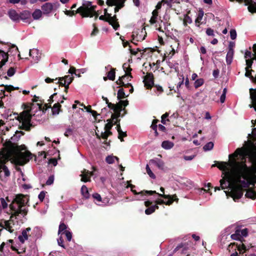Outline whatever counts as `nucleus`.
I'll return each instance as SVG.
<instances>
[{
  "mask_svg": "<svg viewBox=\"0 0 256 256\" xmlns=\"http://www.w3.org/2000/svg\"><path fill=\"white\" fill-rule=\"evenodd\" d=\"M28 201L29 200L26 196L23 194H16L9 206L10 210L12 211L10 219L13 218H17L20 214L22 215L24 218L25 217L28 212V208H26V206H29Z\"/></svg>",
  "mask_w": 256,
  "mask_h": 256,
  "instance_id": "1",
  "label": "nucleus"
},
{
  "mask_svg": "<svg viewBox=\"0 0 256 256\" xmlns=\"http://www.w3.org/2000/svg\"><path fill=\"white\" fill-rule=\"evenodd\" d=\"M232 163L234 166L236 176L238 182L241 184L240 187L248 188L251 182H250L251 175V168L248 167L245 162H236L234 160Z\"/></svg>",
  "mask_w": 256,
  "mask_h": 256,
  "instance_id": "2",
  "label": "nucleus"
},
{
  "mask_svg": "<svg viewBox=\"0 0 256 256\" xmlns=\"http://www.w3.org/2000/svg\"><path fill=\"white\" fill-rule=\"evenodd\" d=\"M230 236L232 240L240 241L242 244H238L236 242L230 243L228 248V250L229 252H230L231 250L234 247V250H236L237 249L240 254H243L248 250L249 248L242 243L243 241H244V240L242 237L241 236L240 229H237L235 233L232 234Z\"/></svg>",
  "mask_w": 256,
  "mask_h": 256,
  "instance_id": "3",
  "label": "nucleus"
},
{
  "mask_svg": "<svg viewBox=\"0 0 256 256\" xmlns=\"http://www.w3.org/2000/svg\"><path fill=\"white\" fill-rule=\"evenodd\" d=\"M26 147L24 145L20 146V150H16L17 154L14 157V161L16 164L18 166H24L32 158V154L28 150L22 152L21 150H25Z\"/></svg>",
  "mask_w": 256,
  "mask_h": 256,
  "instance_id": "4",
  "label": "nucleus"
},
{
  "mask_svg": "<svg viewBox=\"0 0 256 256\" xmlns=\"http://www.w3.org/2000/svg\"><path fill=\"white\" fill-rule=\"evenodd\" d=\"M30 110H24L20 115L18 116L16 120L22 123L19 128L26 131H30L32 125L30 123L32 116L30 114Z\"/></svg>",
  "mask_w": 256,
  "mask_h": 256,
  "instance_id": "5",
  "label": "nucleus"
},
{
  "mask_svg": "<svg viewBox=\"0 0 256 256\" xmlns=\"http://www.w3.org/2000/svg\"><path fill=\"white\" fill-rule=\"evenodd\" d=\"M146 36V32L144 28L142 29H138L132 32V40H131V42L134 44L137 45V44L134 42V40H136L137 42H141L144 40Z\"/></svg>",
  "mask_w": 256,
  "mask_h": 256,
  "instance_id": "6",
  "label": "nucleus"
},
{
  "mask_svg": "<svg viewBox=\"0 0 256 256\" xmlns=\"http://www.w3.org/2000/svg\"><path fill=\"white\" fill-rule=\"evenodd\" d=\"M144 86L147 89H151L154 86V74L150 73H148L144 77L143 80Z\"/></svg>",
  "mask_w": 256,
  "mask_h": 256,
  "instance_id": "7",
  "label": "nucleus"
},
{
  "mask_svg": "<svg viewBox=\"0 0 256 256\" xmlns=\"http://www.w3.org/2000/svg\"><path fill=\"white\" fill-rule=\"evenodd\" d=\"M74 76L68 75L62 77H58L56 78L55 80H58V81L56 82L59 86L70 85L74 80Z\"/></svg>",
  "mask_w": 256,
  "mask_h": 256,
  "instance_id": "8",
  "label": "nucleus"
},
{
  "mask_svg": "<svg viewBox=\"0 0 256 256\" xmlns=\"http://www.w3.org/2000/svg\"><path fill=\"white\" fill-rule=\"evenodd\" d=\"M92 5V2H91L86 1L81 6L77 9L76 12L80 14L82 17V15L86 14L88 10H89V8L91 7Z\"/></svg>",
  "mask_w": 256,
  "mask_h": 256,
  "instance_id": "9",
  "label": "nucleus"
},
{
  "mask_svg": "<svg viewBox=\"0 0 256 256\" xmlns=\"http://www.w3.org/2000/svg\"><path fill=\"white\" fill-rule=\"evenodd\" d=\"M94 172H90L88 170L84 169L82 171V174H80L81 177V181L86 182L90 181V177L93 176Z\"/></svg>",
  "mask_w": 256,
  "mask_h": 256,
  "instance_id": "10",
  "label": "nucleus"
},
{
  "mask_svg": "<svg viewBox=\"0 0 256 256\" xmlns=\"http://www.w3.org/2000/svg\"><path fill=\"white\" fill-rule=\"evenodd\" d=\"M243 196V190L240 187H236L232 190V197L234 201L240 199Z\"/></svg>",
  "mask_w": 256,
  "mask_h": 256,
  "instance_id": "11",
  "label": "nucleus"
},
{
  "mask_svg": "<svg viewBox=\"0 0 256 256\" xmlns=\"http://www.w3.org/2000/svg\"><path fill=\"white\" fill-rule=\"evenodd\" d=\"M99 19L108 22V24H110L115 30H117L120 27L118 22H115L109 18L106 17L105 16H100L99 17Z\"/></svg>",
  "mask_w": 256,
  "mask_h": 256,
  "instance_id": "12",
  "label": "nucleus"
},
{
  "mask_svg": "<svg viewBox=\"0 0 256 256\" xmlns=\"http://www.w3.org/2000/svg\"><path fill=\"white\" fill-rule=\"evenodd\" d=\"M8 54L4 52V50H0V69L6 64L8 61Z\"/></svg>",
  "mask_w": 256,
  "mask_h": 256,
  "instance_id": "13",
  "label": "nucleus"
},
{
  "mask_svg": "<svg viewBox=\"0 0 256 256\" xmlns=\"http://www.w3.org/2000/svg\"><path fill=\"white\" fill-rule=\"evenodd\" d=\"M20 19L22 20L24 22H30V16L31 14L30 11L25 10L21 12L19 14Z\"/></svg>",
  "mask_w": 256,
  "mask_h": 256,
  "instance_id": "14",
  "label": "nucleus"
},
{
  "mask_svg": "<svg viewBox=\"0 0 256 256\" xmlns=\"http://www.w3.org/2000/svg\"><path fill=\"white\" fill-rule=\"evenodd\" d=\"M4 146L10 150H20V146L10 140L6 141Z\"/></svg>",
  "mask_w": 256,
  "mask_h": 256,
  "instance_id": "15",
  "label": "nucleus"
},
{
  "mask_svg": "<svg viewBox=\"0 0 256 256\" xmlns=\"http://www.w3.org/2000/svg\"><path fill=\"white\" fill-rule=\"evenodd\" d=\"M242 152H243V148H238L236 150V151L233 154L229 155L230 158H234V160H232L231 162H228L230 163V164L233 167L234 170V166L232 163V162L234 160H235L234 158L236 157H237L238 154L242 155Z\"/></svg>",
  "mask_w": 256,
  "mask_h": 256,
  "instance_id": "16",
  "label": "nucleus"
},
{
  "mask_svg": "<svg viewBox=\"0 0 256 256\" xmlns=\"http://www.w3.org/2000/svg\"><path fill=\"white\" fill-rule=\"evenodd\" d=\"M41 8L44 14H48L52 11V3L46 2L42 6Z\"/></svg>",
  "mask_w": 256,
  "mask_h": 256,
  "instance_id": "17",
  "label": "nucleus"
},
{
  "mask_svg": "<svg viewBox=\"0 0 256 256\" xmlns=\"http://www.w3.org/2000/svg\"><path fill=\"white\" fill-rule=\"evenodd\" d=\"M250 98L252 102V104L250 105V107H253L256 111V88H250Z\"/></svg>",
  "mask_w": 256,
  "mask_h": 256,
  "instance_id": "18",
  "label": "nucleus"
},
{
  "mask_svg": "<svg viewBox=\"0 0 256 256\" xmlns=\"http://www.w3.org/2000/svg\"><path fill=\"white\" fill-rule=\"evenodd\" d=\"M30 228L28 227L22 231V235H20L18 236V238L21 243L24 244L26 240H28V235L27 233L30 232Z\"/></svg>",
  "mask_w": 256,
  "mask_h": 256,
  "instance_id": "19",
  "label": "nucleus"
},
{
  "mask_svg": "<svg viewBox=\"0 0 256 256\" xmlns=\"http://www.w3.org/2000/svg\"><path fill=\"white\" fill-rule=\"evenodd\" d=\"M153 202L150 200H146L144 202V205L148 208L145 210V214L147 215H150L154 212V209L152 206Z\"/></svg>",
  "mask_w": 256,
  "mask_h": 256,
  "instance_id": "20",
  "label": "nucleus"
},
{
  "mask_svg": "<svg viewBox=\"0 0 256 256\" xmlns=\"http://www.w3.org/2000/svg\"><path fill=\"white\" fill-rule=\"evenodd\" d=\"M230 163L228 162H218L217 164H214L212 165V167L216 166L219 170L225 171L228 170V166H230Z\"/></svg>",
  "mask_w": 256,
  "mask_h": 256,
  "instance_id": "21",
  "label": "nucleus"
},
{
  "mask_svg": "<svg viewBox=\"0 0 256 256\" xmlns=\"http://www.w3.org/2000/svg\"><path fill=\"white\" fill-rule=\"evenodd\" d=\"M122 68L126 73L124 76H126V77L128 76V78H130V80L131 78H132L131 74L132 68H130V65L126 63L123 64Z\"/></svg>",
  "mask_w": 256,
  "mask_h": 256,
  "instance_id": "22",
  "label": "nucleus"
},
{
  "mask_svg": "<svg viewBox=\"0 0 256 256\" xmlns=\"http://www.w3.org/2000/svg\"><path fill=\"white\" fill-rule=\"evenodd\" d=\"M132 192L134 195L140 194L142 196H146V194L153 195L154 194H157V192L155 190H144L138 192L136 190H132Z\"/></svg>",
  "mask_w": 256,
  "mask_h": 256,
  "instance_id": "23",
  "label": "nucleus"
},
{
  "mask_svg": "<svg viewBox=\"0 0 256 256\" xmlns=\"http://www.w3.org/2000/svg\"><path fill=\"white\" fill-rule=\"evenodd\" d=\"M8 14L10 18L14 21H18L20 20L19 14L14 10H10Z\"/></svg>",
  "mask_w": 256,
  "mask_h": 256,
  "instance_id": "24",
  "label": "nucleus"
},
{
  "mask_svg": "<svg viewBox=\"0 0 256 256\" xmlns=\"http://www.w3.org/2000/svg\"><path fill=\"white\" fill-rule=\"evenodd\" d=\"M7 44L10 46L8 52H7L9 55H16L17 52H19L18 48L14 44L7 43Z\"/></svg>",
  "mask_w": 256,
  "mask_h": 256,
  "instance_id": "25",
  "label": "nucleus"
},
{
  "mask_svg": "<svg viewBox=\"0 0 256 256\" xmlns=\"http://www.w3.org/2000/svg\"><path fill=\"white\" fill-rule=\"evenodd\" d=\"M248 10L252 14L256 13V2L253 0H249Z\"/></svg>",
  "mask_w": 256,
  "mask_h": 256,
  "instance_id": "26",
  "label": "nucleus"
},
{
  "mask_svg": "<svg viewBox=\"0 0 256 256\" xmlns=\"http://www.w3.org/2000/svg\"><path fill=\"white\" fill-rule=\"evenodd\" d=\"M245 196L252 200L256 199V192L252 188H248L246 192Z\"/></svg>",
  "mask_w": 256,
  "mask_h": 256,
  "instance_id": "27",
  "label": "nucleus"
},
{
  "mask_svg": "<svg viewBox=\"0 0 256 256\" xmlns=\"http://www.w3.org/2000/svg\"><path fill=\"white\" fill-rule=\"evenodd\" d=\"M150 162L153 164H154L156 165L158 168L160 170H164V162L160 160H150Z\"/></svg>",
  "mask_w": 256,
  "mask_h": 256,
  "instance_id": "28",
  "label": "nucleus"
},
{
  "mask_svg": "<svg viewBox=\"0 0 256 256\" xmlns=\"http://www.w3.org/2000/svg\"><path fill=\"white\" fill-rule=\"evenodd\" d=\"M62 106L59 102L56 103L52 108V111L53 114H58L61 110Z\"/></svg>",
  "mask_w": 256,
  "mask_h": 256,
  "instance_id": "29",
  "label": "nucleus"
},
{
  "mask_svg": "<svg viewBox=\"0 0 256 256\" xmlns=\"http://www.w3.org/2000/svg\"><path fill=\"white\" fill-rule=\"evenodd\" d=\"M96 6H92L90 8L89 10L87 12L86 14L82 15V18L90 17L92 18L94 16L93 12H96Z\"/></svg>",
  "mask_w": 256,
  "mask_h": 256,
  "instance_id": "30",
  "label": "nucleus"
},
{
  "mask_svg": "<svg viewBox=\"0 0 256 256\" xmlns=\"http://www.w3.org/2000/svg\"><path fill=\"white\" fill-rule=\"evenodd\" d=\"M245 70H246L245 76L246 77L249 78L253 82L256 83V75L254 76H252V72H254V70H252V69H250V70L245 69Z\"/></svg>",
  "mask_w": 256,
  "mask_h": 256,
  "instance_id": "31",
  "label": "nucleus"
},
{
  "mask_svg": "<svg viewBox=\"0 0 256 256\" xmlns=\"http://www.w3.org/2000/svg\"><path fill=\"white\" fill-rule=\"evenodd\" d=\"M158 15V12L157 11V10H154L152 12V16L150 20V24H153L156 22Z\"/></svg>",
  "mask_w": 256,
  "mask_h": 256,
  "instance_id": "32",
  "label": "nucleus"
},
{
  "mask_svg": "<svg viewBox=\"0 0 256 256\" xmlns=\"http://www.w3.org/2000/svg\"><path fill=\"white\" fill-rule=\"evenodd\" d=\"M174 146V144L168 140H164L162 144V148L166 150H169L172 148Z\"/></svg>",
  "mask_w": 256,
  "mask_h": 256,
  "instance_id": "33",
  "label": "nucleus"
},
{
  "mask_svg": "<svg viewBox=\"0 0 256 256\" xmlns=\"http://www.w3.org/2000/svg\"><path fill=\"white\" fill-rule=\"evenodd\" d=\"M234 52L228 51L226 56V62L228 65H230L232 61Z\"/></svg>",
  "mask_w": 256,
  "mask_h": 256,
  "instance_id": "34",
  "label": "nucleus"
},
{
  "mask_svg": "<svg viewBox=\"0 0 256 256\" xmlns=\"http://www.w3.org/2000/svg\"><path fill=\"white\" fill-rule=\"evenodd\" d=\"M158 194L160 197H162L163 198H172V200H174V202H178V198L176 194L174 195H170V194H161L158 193L156 194Z\"/></svg>",
  "mask_w": 256,
  "mask_h": 256,
  "instance_id": "35",
  "label": "nucleus"
},
{
  "mask_svg": "<svg viewBox=\"0 0 256 256\" xmlns=\"http://www.w3.org/2000/svg\"><path fill=\"white\" fill-rule=\"evenodd\" d=\"M182 248V253L186 254L187 253L188 248L186 246L185 244H178L174 250V252H176L179 250L180 248Z\"/></svg>",
  "mask_w": 256,
  "mask_h": 256,
  "instance_id": "36",
  "label": "nucleus"
},
{
  "mask_svg": "<svg viewBox=\"0 0 256 256\" xmlns=\"http://www.w3.org/2000/svg\"><path fill=\"white\" fill-rule=\"evenodd\" d=\"M126 0H120L117 2V4L115 5L116 7L114 8L115 13L118 12L120 9L124 7Z\"/></svg>",
  "mask_w": 256,
  "mask_h": 256,
  "instance_id": "37",
  "label": "nucleus"
},
{
  "mask_svg": "<svg viewBox=\"0 0 256 256\" xmlns=\"http://www.w3.org/2000/svg\"><path fill=\"white\" fill-rule=\"evenodd\" d=\"M116 69L110 68V70L107 73L108 78L110 80H114L116 76Z\"/></svg>",
  "mask_w": 256,
  "mask_h": 256,
  "instance_id": "38",
  "label": "nucleus"
},
{
  "mask_svg": "<svg viewBox=\"0 0 256 256\" xmlns=\"http://www.w3.org/2000/svg\"><path fill=\"white\" fill-rule=\"evenodd\" d=\"M42 16V12L39 9H36L32 14L34 20H38Z\"/></svg>",
  "mask_w": 256,
  "mask_h": 256,
  "instance_id": "39",
  "label": "nucleus"
},
{
  "mask_svg": "<svg viewBox=\"0 0 256 256\" xmlns=\"http://www.w3.org/2000/svg\"><path fill=\"white\" fill-rule=\"evenodd\" d=\"M24 134V132L22 131H16V134H14V136H12L11 138V139L13 141H18V140L20 138L21 135Z\"/></svg>",
  "mask_w": 256,
  "mask_h": 256,
  "instance_id": "40",
  "label": "nucleus"
},
{
  "mask_svg": "<svg viewBox=\"0 0 256 256\" xmlns=\"http://www.w3.org/2000/svg\"><path fill=\"white\" fill-rule=\"evenodd\" d=\"M254 60V58L253 57L252 58H249L246 60V66L245 69L250 70L252 68V65Z\"/></svg>",
  "mask_w": 256,
  "mask_h": 256,
  "instance_id": "41",
  "label": "nucleus"
},
{
  "mask_svg": "<svg viewBox=\"0 0 256 256\" xmlns=\"http://www.w3.org/2000/svg\"><path fill=\"white\" fill-rule=\"evenodd\" d=\"M81 192L84 197L88 198H89L88 189L85 185H83L81 188Z\"/></svg>",
  "mask_w": 256,
  "mask_h": 256,
  "instance_id": "42",
  "label": "nucleus"
},
{
  "mask_svg": "<svg viewBox=\"0 0 256 256\" xmlns=\"http://www.w3.org/2000/svg\"><path fill=\"white\" fill-rule=\"evenodd\" d=\"M128 96H126V94L124 92V90L122 88H120L118 92V99L121 100L123 98H124Z\"/></svg>",
  "mask_w": 256,
  "mask_h": 256,
  "instance_id": "43",
  "label": "nucleus"
},
{
  "mask_svg": "<svg viewBox=\"0 0 256 256\" xmlns=\"http://www.w3.org/2000/svg\"><path fill=\"white\" fill-rule=\"evenodd\" d=\"M104 14L106 17H108L115 22H118V19L117 18L116 16L114 14V16H112L111 14H108V10L106 8H105L104 10Z\"/></svg>",
  "mask_w": 256,
  "mask_h": 256,
  "instance_id": "44",
  "label": "nucleus"
},
{
  "mask_svg": "<svg viewBox=\"0 0 256 256\" xmlns=\"http://www.w3.org/2000/svg\"><path fill=\"white\" fill-rule=\"evenodd\" d=\"M192 22V19L187 14L184 15V26H186L188 24H191Z\"/></svg>",
  "mask_w": 256,
  "mask_h": 256,
  "instance_id": "45",
  "label": "nucleus"
},
{
  "mask_svg": "<svg viewBox=\"0 0 256 256\" xmlns=\"http://www.w3.org/2000/svg\"><path fill=\"white\" fill-rule=\"evenodd\" d=\"M214 147V143L212 142H208L203 147V149L204 151L210 150L212 149Z\"/></svg>",
  "mask_w": 256,
  "mask_h": 256,
  "instance_id": "46",
  "label": "nucleus"
},
{
  "mask_svg": "<svg viewBox=\"0 0 256 256\" xmlns=\"http://www.w3.org/2000/svg\"><path fill=\"white\" fill-rule=\"evenodd\" d=\"M204 80L202 78L198 79L195 81L194 86L195 88H197L202 86L204 84Z\"/></svg>",
  "mask_w": 256,
  "mask_h": 256,
  "instance_id": "47",
  "label": "nucleus"
},
{
  "mask_svg": "<svg viewBox=\"0 0 256 256\" xmlns=\"http://www.w3.org/2000/svg\"><path fill=\"white\" fill-rule=\"evenodd\" d=\"M112 120H108V123L105 124L104 130H110L114 125V122H112Z\"/></svg>",
  "mask_w": 256,
  "mask_h": 256,
  "instance_id": "48",
  "label": "nucleus"
},
{
  "mask_svg": "<svg viewBox=\"0 0 256 256\" xmlns=\"http://www.w3.org/2000/svg\"><path fill=\"white\" fill-rule=\"evenodd\" d=\"M146 172L147 174H148V176L152 178H153V179H155L156 178V176L154 175V174L152 172V171L151 170L150 168L149 167L148 165L147 164L146 166Z\"/></svg>",
  "mask_w": 256,
  "mask_h": 256,
  "instance_id": "49",
  "label": "nucleus"
},
{
  "mask_svg": "<svg viewBox=\"0 0 256 256\" xmlns=\"http://www.w3.org/2000/svg\"><path fill=\"white\" fill-rule=\"evenodd\" d=\"M118 138L121 142H124V138L127 136L126 132H124L122 130H119L118 132Z\"/></svg>",
  "mask_w": 256,
  "mask_h": 256,
  "instance_id": "50",
  "label": "nucleus"
},
{
  "mask_svg": "<svg viewBox=\"0 0 256 256\" xmlns=\"http://www.w3.org/2000/svg\"><path fill=\"white\" fill-rule=\"evenodd\" d=\"M169 114L168 112H166L164 114H162V120L161 122L164 124H166V122H169L170 120L167 118Z\"/></svg>",
  "mask_w": 256,
  "mask_h": 256,
  "instance_id": "51",
  "label": "nucleus"
},
{
  "mask_svg": "<svg viewBox=\"0 0 256 256\" xmlns=\"http://www.w3.org/2000/svg\"><path fill=\"white\" fill-rule=\"evenodd\" d=\"M67 228V226L64 222H61L58 228V234L62 232H64L66 230V229Z\"/></svg>",
  "mask_w": 256,
  "mask_h": 256,
  "instance_id": "52",
  "label": "nucleus"
},
{
  "mask_svg": "<svg viewBox=\"0 0 256 256\" xmlns=\"http://www.w3.org/2000/svg\"><path fill=\"white\" fill-rule=\"evenodd\" d=\"M116 156H108L106 158V161L109 164H113L114 162Z\"/></svg>",
  "mask_w": 256,
  "mask_h": 256,
  "instance_id": "53",
  "label": "nucleus"
},
{
  "mask_svg": "<svg viewBox=\"0 0 256 256\" xmlns=\"http://www.w3.org/2000/svg\"><path fill=\"white\" fill-rule=\"evenodd\" d=\"M256 56L255 54H253L251 52L246 50L245 52L244 58L246 59L252 58Z\"/></svg>",
  "mask_w": 256,
  "mask_h": 256,
  "instance_id": "54",
  "label": "nucleus"
},
{
  "mask_svg": "<svg viewBox=\"0 0 256 256\" xmlns=\"http://www.w3.org/2000/svg\"><path fill=\"white\" fill-rule=\"evenodd\" d=\"M92 26L94 27V29H93V30L91 34H90L91 36H96L98 34V31H99L98 28L96 26V24H92Z\"/></svg>",
  "mask_w": 256,
  "mask_h": 256,
  "instance_id": "55",
  "label": "nucleus"
},
{
  "mask_svg": "<svg viewBox=\"0 0 256 256\" xmlns=\"http://www.w3.org/2000/svg\"><path fill=\"white\" fill-rule=\"evenodd\" d=\"M120 0H107L106 2V4L108 6H113L117 4V2H118Z\"/></svg>",
  "mask_w": 256,
  "mask_h": 256,
  "instance_id": "56",
  "label": "nucleus"
},
{
  "mask_svg": "<svg viewBox=\"0 0 256 256\" xmlns=\"http://www.w3.org/2000/svg\"><path fill=\"white\" fill-rule=\"evenodd\" d=\"M16 73V69L13 67H10L7 72V74L9 76H12Z\"/></svg>",
  "mask_w": 256,
  "mask_h": 256,
  "instance_id": "57",
  "label": "nucleus"
},
{
  "mask_svg": "<svg viewBox=\"0 0 256 256\" xmlns=\"http://www.w3.org/2000/svg\"><path fill=\"white\" fill-rule=\"evenodd\" d=\"M82 70H76V68L74 66H70V69L68 70V72L69 74H76V72H78Z\"/></svg>",
  "mask_w": 256,
  "mask_h": 256,
  "instance_id": "58",
  "label": "nucleus"
},
{
  "mask_svg": "<svg viewBox=\"0 0 256 256\" xmlns=\"http://www.w3.org/2000/svg\"><path fill=\"white\" fill-rule=\"evenodd\" d=\"M62 234H65V236L66 238V239L68 241L70 242L72 238V233L68 230H65L62 232Z\"/></svg>",
  "mask_w": 256,
  "mask_h": 256,
  "instance_id": "59",
  "label": "nucleus"
},
{
  "mask_svg": "<svg viewBox=\"0 0 256 256\" xmlns=\"http://www.w3.org/2000/svg\"><path fill=\"white\" fill-rule=\"evenodd\" d=\"M54 176L53 175L49 176L48 180H46V184L48 186H50L52 184L54 183Z\"/></svg>",
  "mask_w": 256,
  "mask_h": 256,
  "instance_id": "60",
  "label": "nucleus"
},
{
  "mask_svg": "<svg viewBox=\"0 0 256 256\" xmlns=\"http://www.w3.org/2000/svg\"><path fill=\"white\" fill-rule=\"evenodd\" d=\"M126 78V76H120L118 80L116 82V83L118 85H120L122 86H124V82H123V80Z\"/></svg>",
  "mask_w": 256,
  "mask_h": 256,
  "instance_id": "61",
  "label": "nucleus"
},
{
  "mask_svg": "<svg viewBox=\"0 0 256 256\" xmlns=\"http://www.w3.org/2000/svg\"><path fill=\"white\" fill-rule=\"evenodd\" d=\"M113 110L114 112H121L122 110V106L118 103L114 105Z\"/></svg>",
  "mask_w": 256,
  "mask_h": 256,
  "instance_id": "62",
  "label": "nucleus"
},
{
  "mask_svg": "<svg viewBox=\"0 0 256 256\" xmlns=\"http://www.w3.org/2000/svg\"><path fill=\"white\" fill-rule=\"evenodd\" d=\"M236 32L234 29H232L230 31V36L232 40H234L236 38Z\"/></svg>",
  "mask_w": 256,
  "mask_h": 256,
  "instance_id": "63",
  "label": "nucleus"
},
{
  "mask_svg": "<svg viewBox=\"0 0 256 256\" xmlns=\"http://www.w3.org/2000/svg\"><path fill=\"white\" fill-rule=\"evenodd\" d=\"M47 193L46 192H45V191H42L40 194H38V198L42 202H43L44 198H45V196H46V194Z\"/></svg>",
  "mask_w": 256,
  "mask_h": 256,
  "instance_id": "64",
  "label": "nucleus"
}]
</instances>
